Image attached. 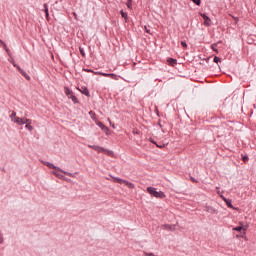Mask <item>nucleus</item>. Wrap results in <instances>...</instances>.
Returning <instances> with one entry per match:
<instances>
[{
	"label": "nucleus",
	"mask_w": 256,
	"mask_h": 256,
	"mask_svg": "<svg viewBox=\"0 0 256 256\" xmlns=\"http://www.w3.org/2000/svg\"><path fill=\"white\" fill-rule=\"evenodd\" d=\"M44 12L46 17H49V6H47V4H44Z\"/></svg>",
	"instance_id": "23"
},
{
	"label": "nucleus",
	"mask_w": 256,
	"mask_h": 256,
	"mask_svg": "<svg viewBox=\"0 0 256 256\" xmlns=\"http://www.w3.org/2000/svg\"><path fill=\"white\" fill-rule=\"evenodd\" d=\"M14 123H17V125H26V123H30V119L16 117Z\"/></svg>",
	"instance_id": "3"
},
{
	"label": "nucleus",
	"mask_w": 256,
	"mask_h": 256,
	"mask_svg": "<svg viewBox=\"0 0 256 256\" xmlns=\"http://www.w3.org/2000/svg\"><path fill=\"white\" fill-rule=\"evenodd\" d=\"M3 44H5V42H3L2 40H0V47H1V45L3 46Z\"/></svg>",
	"instance_id": "40"
},
{
	"label": "nucleus",
	"mask_w": 256,
	"mask_h": 256,
	"mask_svg": "<svg viewBox=\"0 0 256 256\" xmlns=\"http://www.w3.org/2000/svg\"><path fill=\"white\" fill-rule=\"evenodd\" d=\"M156 146H157L159 149H162V148H163V146L158 145V144H156Z\"/></svg>",
	"instance_id": "41"
},
{
	"label": "nucleus",
	"mask_w": 256,
	"mask_h": 256,
	"mask_svg": "<svg viewBox=\"0 0 256 256\" xmlns=\"http://www.w3.org/2000/svg\"><path fill=\"white\" fill-rule=\"evenodd\" d=\"M65 95L68 97V99H72L73 103L77 104L79 103V99H77V96H74L73 92L69 87L64 88Z\"/></svg>",
	"instance_id": "2"
},
{
	"label": "nucleus",
	"mask_w": 256,
	"mask_h": 256,
	"mask_svg": "<svg viewBox=\"0 0 256 256\" xmlns=\"http://www.w3.org/2000/svg\"><path fill=\"white\" fill-rule=\"evenodd\" d=\"M223 201L225 202V200H228L227 198H225L224 196H221Z\"/></svg>",
	"instance_id": "43"
},
{
	"label": "nucleus",
	"mask_w": 256,
	"mask_h": 256,
	"mask_svg": "<svg viewBox=\"0 0 256 256\" xmlns=\"http://www.w3.org/2000/svg\"><path fill=\"white\" fill-rule=\"evenodd\" d=\"M162 229H166L167 231H175V227L169 225V224H165L162 226Z\"/></svg>",
	"instance_id": "12"
},
{
	"label": "nucleus",
	"mask_w": 256,
	"mask_h": 256,
	"mask_svg": "<svg viewBox=\"0 0 256 256\" xmlns=\"http://www.w3.org/2000/svg\"><path fill=\"white\" fill-rule=\"evenodd\" d=\"M80 51V55H82V57H85V50L83 48H79Z\"/></svg>",
	"instance_id": "30"
},
{
	"label": "nucleus",
	"mask_w": 256,
	"mask_h": 256,
	"mask_svg": "<svg viewBox=\"0 0 256 256\" xmlns=\"http://www.w3.org/2000/svg\"><path fill=\"white\" fill-rule=\"evenodd\" d=\"M126 5L128 9H133V0H127Z\"/></svg>",
	"instance_id": "22"
},
{
	"label": "nucleus",
	"mask_w": 256,
	"mask_h": 256,
	"mask_svg": "<svg viewBox=\"0 0 256 256\" xmlns=\"http://www.w3.org/2000/svg\"><path fill=\"white\" fill-rule=\"evenodd\" d=\"M225 203L229 209H234L231 199L225 200Z\"/></svg>",
	"instance_id": "20"
},
{
	"label": "nucleus",
	"mask_w": 256,
	"mask_h": 256,
	"mask_svg": "<svg viewBox=\"0 0 256 256\" xmlns=\"http://www.w3.org/2000/svg\"><path fill=\"white\" fill-rule=\"evenodd\" d=\"M181 45H182V47H183L184 49H187V42L182 41V42H181Z\"/></svg>",
	"instance_id": "34"
},
{
	"label": "nucleus",
	"mask_w": 256,
	"mask_h": 256,
	"mask_svg": "<svg viewBox=\"0 0 256 256\" xmlns=\"http://www.w3.org/2000/svg\"><path fill=\"white\" fill-rule=\"evenodd\" d=\"M102 153H104V155H108V157H113V151L111 150H107L104 148V150H102Z\"/></svg>",
	"instance_id": "15"
},
{
	"label": "nucleus",
	"mask_w": 256,
	"mask_h": 256,
	"mask_svg": "<svg viewBox=\"0 0 256 256\" xmlns=\"http://www.w3.org/2000/svg\"><path fill=\"white\" fill-rule=\"evenodd\" d=\"M242 161H243L244 163H247V161H249V156H247V155H242Z\"/></svg>",
	"instance_id": "27"
},
{
	"label": "nucleus",
	"mask_w": 256,
	"mask_h": 256,
	"mask_svg": "<svg viewBox=\"0 0 256 256\" xmlns=\"http://www.w3.org/2000/svg\"><path fill=\"white\" fill-rule=\"evenodd\" d=\"M53 174L56 175L58 179H65V176H63L60 171L56 170Z\"/></svg>",
	"instance_id": "18"
},
{
	"label": "nucleus",
	"mask_w": 256,
	"mask_h": 256,
	"mask_svg": "<svg viewBox=\"0 0 256 256\" xmlns=\"http://www.w3.org/2000/svg\"><path fill=\"white\" fill-rule=\"evenodd\" d=\"M10 118H11L12 121H15V119L17 118V113L12 112V114L10 115Z\"/></svg>",
	"instance_id": "24"
},
{
	"label": "nucleus",
	"mask_w": 256,
	"mask_h": 256,
	"mask_svg": "<svg viewBox=\"0 0 256 256\" xmlns=\"http://www.w3.org/2000/svg\"><path fill=\"white\" fill-rule=\"evenodd\" d=\"M206 211H207V213H211V215H215V213H217V210H215L211 206L206 207Z\"/></svg>",
	"instance_id": "11"
},
{
	"label": "nucleus",
	"mask_w": 256,
	"mask_h": 256,
	"mask_svg": "<svg viewBox=\"0 0 256 256\" xmlns=\"http://www.w3.org/2000/svg\"><path fill=\"white\" fill-rule=\"evenodd\" d=\"M233 231H238L239 233H241L242 231H244L245 233V228H243V226H237L233 228Z\"/></svg>",
	"instance_id": "17"
},
{
	"label": "nucleus",
	"mask_w": 256,
	"mask_h": 256,
	"mask_svg": "<svg viewBox=\"0 0 256 256\" xmlns=\"http://www.w3.org/2000/svg\"><path fill=\"white\" fill-rule=\"evenodd\" d=\"M83 71H85L86 73H94L95 74V71L91 70V69H83Z\"/></svg>",
	"instance_id": "31"
},
{
	"label": "nucleus",
	"mask_w": 256,
	"mask_h": 256,
	"mask_svg": "<svg viewBox=\"0 0 256 256\" xmlns=\"http://www.w3.org/2000/svg\"><path fill=\"white\" fill-rule=\"evenodd\" d=\"M79 91L82 93V95H85L86 97H90L91 94L89 93V89L85 86H82Z\"/></svg>",
	"instance_id": "7"
},
{
	"label": "nucleus",
	"mask_w": 256,
	"mask_h": 256,
	"mask_svg": "<svg viewBox=\"0 0 256 256\" xmlns=\"http://www.w3.org/2000/svg\"><path fill=\"white\" fill-rule=\"evenodd\" d=\"M147 191L152 197H156V199H165V193L162 191H157V188L154 187H148Z\"/></svg>",
	"instance_id": "1"
},
{
	"label": "nucleus",
	"mask_w": 256,
	"mask_h": 256,
	"mask_svg": "<svg viewBox=\"0 0 256 256\" xmlns=\"http://www.w3.org/2000/svg\"><path fill=\"white\" fill-rule=\"evenodd\" d=\"M120 14L123 17V19H125V21H127V13H125L123 10H121Z\"/></svg>",
	"instance_id": "25"
},
{
	"label": "nucleus",
	"mask_w": 256,
	"mask_h": 256,
	"mask_svg": "<svg viewBox=\"0 0 256 256\" xmlns=\"http://www.w3.org/2000/svg\"><path fill=\"white\" fill-rule=\"evenodd\" d=\"M151 143H153L154 145H157V142H155L153 139L150 140Z\"/></svg>",
	"instance_id": "39"
},
{
	"label": "nucleus",
	"mask_w": 256,
	"mask_h": 256,
	"mask_svg": "<svg viewBox=\"0 0 256 256\" xmlns=\"http://www.w3.org/2000/svg\"><path fill=\"white\" fill-rule=\"evenodd\" d=\"M0 243H3V234L0 232Z\"/></svg>",
	"instance_id": "37"
},
{
	"label": "nucleus",
	"mask_w": 256,
	"mask_h": 256,
	"mask_svg": "<svg viewBox=\"0 0 256 256\" xmlns=\"http://www.w3.org/2000/svg\"><path fill=\"white\" fill-rule=\"evenodd\" d=\"M98 127H100V129H102V131H104V133H106V135H109V128L107 126H105V124H103V122H97Z\"/></svg>",
	"instance_id": "5"
},
{
	"label": "nucleus",
	"mask_w": 256,
	"mask_h": 256,
	"mask_svg": "<svg viewBox=\"0 0 256 256\" xmlns=\"http://www.w3.org/2000/svg\"><path fill=\"white\" fill-rule=\"evenodd\" d=\"M190 181H192V183H199V181H197V179H195L194 177H190Z\"/></svg>",
	"instance_id": "36"
},
{
	"label": "nucleus",
	"mask_w": 256,
	"mask_h": 256,
	"mask_svg": "<svg viewBox=\"0 0 256 256\" xmlns=\"http://www.w3.org/2000/svg\"><path fill=\"white\" fill-rule=\"evenodd\" d=\"M191 1H193L194 3H195V5H201V0H191Z\"/></svg>",
	"instance_id": "32"
},
{
	"label": "nucleus",
	"mask_w": 256,
	"mask_h": 256,
	"mask_svg": "<svg viewBox=\"0 0 256 256\" xmlns=\"http://www.w3.org/2000/svg\"><path fill=\"white\" fill-rule=\"evenodd\" d=\"M73 15H74V19L77 20V13L73 12Z\"/></svg>",
	"instance_id": "38"
},
{
	"label": "nucleus",
	"mask_w": 256,
	"mask_h": 256,
	"mask_svg": "<svg viewBox=\"0 0 256 256\" xmlns=\"http://www.w3.org/2000/svg\"><path fill=\"white\" fill-rule=\"evenodd\" d=\"M19 73H21V75L25 77L27 81H31V76L28 75L27 72H25L23 69L19 68Z\"/></svg>",
	"instance_id": "9"
},
{
	"label": "nucleus",
	"mask_w": 256,
	"mask_h": 256,
	"mask_svg": "<svg viewBox=\"0 0 256 256\" xmlns=\"http://www.w3.org/2000/svg\"><path fill=\"white\" fill-rule=\"evenodd\" d=\"M62 179H64V181H71V179H67V178H62Z\"/></svg>",
	"instance_id": "42"
},
{
	"label": "nucleus",
	"mask_w": 256,
	"mask_h": 256,
	"mask_svg": "<svg viewBox=\"0 0 256 256\" xmlns=\"http://www.w3.org/2000/svg\"><path fill=\"white\" fill-rule=\"evenodd\" d=\"M167 61L171 67H175V65H177V59L169 58Z\"/></svg>",
	"instance_id": "13"
},
{
	"label": "nucleus",
	"mask_w": 256,
	"mask_h": 256,
	"mask_svg": "<svg viewBox=\"0 0 256 256\" xmlns=\"http://www.w3.org/2000/svg\"><path fill=\"white\" fill-rule=\"evenodd\" d=\"M13 67H16V69L19 71V69H21V67L19 65H17L15 62L12 63Z\"/></svg>",
	"instance_id": "35"
},
{
	"label": "nucleus",
	"mask_w": 256,
	"mask_h": 256,
	"mask_svg": "<svg viewBox=\"0 0 256 256\" xmlns=\"http://www.w3.org/2000/svg\"><path fill=\"white\" fill-rule=\"evenodd\" d=\"M46 167H48L49 169H55V171H63V169L55 166L53 163L50 162H45Z\"/></svg>",
	"instance_id": "6"
},
{
	"label": "nucleus",
	"mask_w": 256,
	"mask_h": 256,
	"mask_svg": "<svg viewBox=\"0 0 256 256\" xmlns=\"http://www.w3.org/2000/svg\"><path fill=\"white\" fill-rule=\"evenodd\" d=\"M3 47L6 51V53H8V55H11V50H9V48L7 47V44H3Z\"/></svg>",
	"instance_id": "26"
},
{
	"label": "nucleus",
	"mask_w": 256,
	"mask_h": 256,
	"mask_svg": "<svg viewBox=\"0 0 256 256\" xmlns=\"http://www.w3.org/2000/svg\"><path fill=\"white\" fill-rule=\"evenodd\" d=\"M145 31H146V33H149V35L153 34V32H151V29H148L147 26H145Z\"/></svg>",
	"instance_id": "33"
},
{
	"label": "nucleus",
	"mask_w": 256,
	"mask_h": 256,
	"mask_svg": "<svg viewBox=\"0 0 256 256\" xmlns=\"http://www.w3.org/2000/svg\"><path fill=\"white\" fill-rule=\"evenodd\" d=\"M124 185H126V187L128 189H135V184H133V183L127 181V180H125Z\"/></svg>",
	"instance_id": "10"
},
{
	"label": "nucleus",
	"mask_w": 256,
	"mask_h": 256,
	"mask_svg": "<svg viewBox=\"0 0 256 256\" xmlns=\"http://www.w3.org/2000/svg\"><path fill=\"white\" fill-rule=\"evenodd\" d=\"M60 173H63L64 175H68V177H75V174H73L71 172H67L65 170L60 171Z\"/></svg>",
	"instance_id": "21"
},
{
	"label": "nucleus",
	"mask_w": 256,
	"mask_h": 256,
	"mask_svg": "<svg viewBox=\"0 0 256 256\" xmlns=\"http://www.w3.org/2000/svg\"><path fill=\"white\" fill-rule=\"evenodd\" d=\"M211 48L215 51V53H219V50H217V44H212Z\"/></svg>",
	"instance_id": "28"
},
{
	"label": "nucleus",
	"mask_w": 256,
	"mask_h": 256,
	"mask_svg": "<svg viewBox=\"0 0 256 256\" xmlns=\"http://www.w3.org/2000/svg\"><path fill=\"white\" fill-rule=\"evenodd\" d=\"M95 75H102L103 77H115V74H107L101 72H95Z\"/></svg>",
	"instance_id": "14"
},
{
	"label": "nucleus",
	"mask_w": 256,
	"mask_h": 256,
	"mask_svg": "<svg viewBox=\"0 0 256 256\" xmlns=\"http://www.w3.org/2000/svg\"><path fill=\"white\" fill-rule=\"evenodd\" d=\"M113 179H114V183H119L120 185H123V183H125V181H126L121 178H113Z\"/></svg>",
	"instance_id": "19"
},
{
	"label": "nucleus",
	"mask_w": 256,
	"mask_h": 256,
	"mask_svg": "<svg viewBox=\"0 0 256 256\" xmlns=\"http://www.w3.org/2000/svg\"><path fill=\"white\" fill-rule=\"evenodd\" d=\"M200 16L202 17V19H204V25H206V27H209L211 25V18H209L207 14L203 13H201Z\"/></svg>",
	"instance_id": "4"
},
{
	"label": "nucleus",
	"mask_w": 256,
	"mask_h": 256,
	"mask_svg": "<svg viewBox=\"0 0 256 256\" xmlns=\"http://www.w3.org/2000/svg\"><path fill=\"white\" fill-rule=\"evenodd\" d=\"M90 149L97 151L98 153H103L104 148L97 145H89Z\"/></svg>",
	"instance_id": "8"
},
{
	"label": "nucleus",
	"mask_w": 256,
	"mask_h": 256,
	"mask_svg": "<svg viewBox=\"0 0 256 256\" xmlns=\"http://www.w3.org/2000/svg\"><path fill=\"white\" fill-rule=\"evenodd\" d=\"M213 61L214 63H221V58L215 56Z\"/></svg>",
	"instance_id": "29"
},
{
	"label": "nucleus",
	"mask_w": 256,
	"mask_h": 256,
	"mask_svg": "<svg viewBox=\"0 0 256 256\" xmlns=\"http://www.w3.org/2000/svg\"><path fill=\"white\" fill-rule=\"evenodd\" d=\"M31 119L30 122H26L25 129H28V131H33V126H31Z\"/></svg>",
	"instance_id": "16"
}]
</instances>
